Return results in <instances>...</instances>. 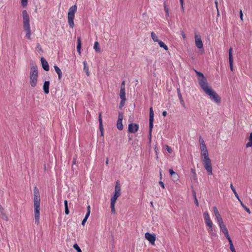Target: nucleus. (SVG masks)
Instances as JSON below:
<instances>
[{"mask_svg": "<svg viewBox=\"0 0 252 252\" xmlns=\"http://www.w3.org/2000/svg\"><path fill=\"white\" fill-rule=\"evenodd\" d=\"M200 148L201 150V156L202 160L204 163V166L209 175H211L212 172V165L211 160L209 156L208 151L205 143L201 136L199 138Z\"/></svg>", "mask_w": 252, "mask_h": 252, "instance_id": "f257e3e1", "label": "nucleus"}, {"mask_svg": "<svg viewBox=\"0 0 252 252\" xmlns=\"http://www.w3.org/2000/svg\"><path fill=\"white\" fill-rule=\"evenodd\" d=\"M33 202H34V215L35 219V223L38 225L39 223L40 217V199L38 189L35 187L33 189Z\"/></svg>", "mask_w": 252, "mask_h": 252, "instance_id": "f03ea898", "label": "nucleus"}, {"mask_svg": "<svg viewBox=\"0 0 252 252\" xmlns=\"http://www.w3.org/2000/svg\"><path fill=\"white\" fill-rule=\"evenodd\" d=\"M121 186L118 181L116 182L115 188V191L113 196L111 198V203H110V208L111 213L115 214L116 213L115 210V204L117 200V199L119 197L121 196Z\"/></svg>", "mask_w": 252, "mask_h": 252, "instance_id": "7ed1b4c3", "label": "nucleus"}, {"mask_svg": "<svg viewBox=\"0 0 252 252\" xmlns=\"http://www.w3.org/2000/svg\"><path fill=\"white\" fill-rule=\"evenodd\" d=\"M22 16L23 21V28L24 31L26 32V37L31 39V30L30 25V18L27 11L24 10L22 11Z\"/></svg>", "mask_w": 252, "mask_h": 252, "instance_id": "20e7f679", "label": "nucleus"}, {"mask_svg": "<svg viewBox=\"0 0 252 252\" xmlns=\"http://www.w3.org/2000/svg\"><path fill=\"white\" fill-rule=\"evenodd\" d=\"M38 71L36 65L31 67L30 72V83L32 87H35L37 84Z\"/></svg>", "mask_w": 252, "mask_h": 252, "instance_id": "39448f33", "label": "nucleus"}, {"mask_svg": "<svg viewBox=\"0 0 252 252\" xmlns=\"http://www.w3.org/2000/svg\"><path fill=\"white\" fill-rule=\"evenodd\" d=\"M195 72L198 78V84L204 92L209 88L210 86H209L207 83V79L201 72L196 70H195Z\"/></svg>", "mask_w": 252, "mask_h": 252, "instance_id": "423d86ee", "label": "nucleus"}, {"mask_svg": "<svg viewBox=\"0 0 252 252\" xmlns=\"http://www.w3.org/2000/svg\"><path fill=\"white\" fill-rule=\"evenodd\" d=\"M76 11L77 6L74 5L69 8L67 13L68 23L70 28L71 29H73L74 26V19Z\"/></svg>", "mask_w": 252, "mask_h": 252, "instance_id": "0eeeda50", "label": "nucleus"}, {"mask_svg": "<svg viewBox=\"0 0 252 252\" xmlns=\"http://www.w3.org/2000/svg\"><path fill=\"white\" fill-rule=\"evenodd\" d=\"M204 92L210 96V98L213 100L216 103L219 104L221 101L220 97L218 94L210 87Z\"/></svg>", "mask_w": 252, "mask_h": 252, "instance_id": "6e6552de", "label": "nucleus"}, {"mask_svg": "<svg viewBox=\"0 0 252 252\" xmlns=\"http://www.w3.org/2000/svg\"><path fill=\"white\" fill-rule=\"evenodd\" d=\"M204 219L206 223V226L209 229L212 230V227H213V222L210 217L209 214L207 211H205L203 214Z\"/></svg>", "mask_w": 252, "mask_h": 252, "instance_id": "1a4fd4ad", "label": "nucleus"}, {"mask_svg": "<svg viewBox=\"0 0 252 252\" xmlns=\"http://www.w3.org/2000/svg\"><path fill=\"white\" fill-rule=\"evenodd\" d=\"M204 219L206 223V226L209 229L212 230V227H213V222L210 217L209 214L207 211H205L203 214Z\"/></svg>", "mask_w": 252, "mask_h": 252, "instance_id": "9d476101", "label": "nucleus"}, {"mask_svg": "<svg viewBox=\"0 0 252 252\" xmlns=\"http://www.w3.org/2000/svg\"><path fill=\"white\" fill-rule=\"evenodd\" d=\"M154 114L152 107L150 108V118H149V133L150 136V139L151 137V133L153 127V122H154Z\"/></svg>", "mask_w": 252, "mask_h": 252, "instance_id": "9b49d317", "label": "nucleus"}, {"mask_svg": "<svg viewBox=\"0 0 252 252\" xmlns=\"http://www.w3.org/2000/svg\"><path fill=\"white\" fill-rule=\"evenodd\" d=\"M194 38L196 46L198 49H201L203 51V45L200 35L198 34H195Z\"/></svg>", "mask_w": 252, "mask_h": 252, "instance_id": "f8f14e48", "label": "nucleus"}, {"mask_svg": "<svg viewBox=\"0 0 252 252\" xmlns=\"http://www.w3.org/2000/svg\"><path fill=\"white\" fill-rule=\"evenodd\" d=\"M219 225L220 226V230L224 234L227 239L228 240V239H230V237L228 233V231L224 222H222L220 223H219Z\"/></svg>", "mask_w": 252, "mask_h": 252, "instance_id": "ddd939ff", "label": "nucleus"}, {"mask_svg": "<svg viewBox=\"0 0 252 252\" xmlns=\"http://www.w3.org/2000/svg\"><path fill=\"white\" fill-rule=\"evenodd\" d=\"M139 129V125L137 124L131 123L129 124L128 131L131 133H136Z\"/></svg>", "mask_w": 252, "mask_h": 252, "instance_id": "4468645a", "label": "nucleus"}, {"mask_svg": "<svg viewBox=\"0 0 252 252\" xmlns=\"http://www.w3.org/2000/svg\"><path fill=\"white\" fill-rule=\"evenodd\" d=\"M145 238L149 241L151 244H155V242L156 240V235L155 234H151L150 233L147 232L145 233Z\"/></svg>", "mask_w": 252, "mask_h": 252, "instance_id": "2eb2a0df", "label": "nucleus"}, {"mask_svg": "<svg viewBox=\"0 0 252 252\" xmlns=\"http://www.w3.org/2000/svg\"><path fill=\"white\" fill-rule=\"evenodd\" d=\"M123 119V114L122 113H119L117 123V127L120 130H122L123 129V125L122 124Z\"/></svg>", "mask_w": 252, "mask_h": 252, "instance_id": "dca6fc26", "label": "nucleus"}, {"mask_svg": "<svg viewBox=\"0 0 252 252\" xmlns=\"http://www.w3.org/2000/svg\"><path fill=\"white\" fill-rule=\"evenodd\" d=\"M232 51L233 49L231 47L229 49V66L230 70L233 71V57H232Z\"/></svg>", "mask_w": 252, "mask_h": 252, "instance_id": "f3484780", "label": "nucleus"}, {"mask_svg": "<svg viewBox=\"0 0 252 252\" xmlns=\"http://www.w3.org/2000/svg\"><path fill=\"white\" fill-rule=\"evenodd\" d=\"M40 61L43 68L45 71H48L49 70V66L48 62L44 58H41Z\"/></svg>", "mask_w": 252, "mask_h": 252, "instance_id": "a211bd4d", "label": "nucleus"}, {"mask_svg": "<svg viewBox=\"0 0 252 252\" xmlns=\"http://www.w3.org/2000/svg\"><path fill=\"white\" fill-rule=\"evenodd\" d=\"M49 85L50 82L49 81H46L44 83L43 90L45 94H48L49 93Z\"/></svg>", "mask_w": 252, "mask_h": 252, "instance_id": "6ab92c4d", "label": "nucleus"}, {"mask_svg": "<svg viewBox=\"0 0 252 252\" xmlns=\"http://www.w3.org/2000/svg\"><path fill=\"white\" fill-rule=\"evenodd\" d=\"M99 130L101 132V136H103V127L102 125V120L101 118V113H100L99 115Z\"/></svg>", "mask_w": 252, "mask_h": 252, "instance_id": "aec40b11", "label": "nucleus"}, {"mask_svg": "<svg viewBox=\"0 0 252 252\" xmlns=\"http://www.w3.org/2000/svg\"><path fill=\"white\" fill-rule=\"evenodd\" d=\"M77 50L78 53L79 55H81V38L78 37L77 40Z\"/></svg>", "mask_w": 252, "mask_h": 252, "instance_id": "412c9836", "label": "nucleus"}, {"mask_svg": "<svg viewBox=\"0 0 252 252\" xmlns=\"http://www.w3.org/2000/svg\"><path fill=\"white\" fill-rule=\"evenodd\" d=\"M54 69H55L56 72L58 75L59 79L60 80L61 79V78H62V71L61 70L60 68L58 66H57V65H55L54 66Z\"/></svg>", "mask_w": 252, "mask_h": 252, "instance_id": "4be33fe9", "label": "nucleus"}, {"mask_svg": "<svg viewBox=\"0 0 252 252\" xmlns=\"http://www.w3.org/2000/svg\"><path fill=\"white\" fill-rule=\"evenodd\" d=\"M83 65H84V71L86 72V75L88 76H89L90 75V73L89 67L87 66V63L86 62H85V61L83 62Z\"/></svg>", "mask_w": 252, "mask_h": 252, "instance_id": "5701e85b", "label": "nucleus"}, {"mask_svg": "<svg viewBox=\"0 0 252 252\" xmlns=\"http://www.w3.org/2000/svg\"><path fill=\"white\" fill-rule=\"evenodd\" d=\"M120 97L121 99L123 100H126V92L124 89H121L120 93Z\"/></svg>", "mask_w": 252, "mask_h": 252, "instance_id": "b1692460", "label": "nucleus"}, {"mask_svg": "<svg viewBox=\"0 0 252 252\" xmlns=\"http://www.w3.org/2000/svg\"><path fill=\"white\" fill-rule=\"evenodd\" d=\"M94 49L97 53L100 52V49L99 47V44L98 41H95Z\"/></svg>", "mask_w": 252, "mask_h": 252, "instance_id": "393cba45", "label": "nucleus"}, {"mask_svg": "<svg viewBox=\"0 0 252 252\" xmlns=\"http://www.w3.org/2000/svg\"><path fill=\"white\" fill-rule=\"evenodd\" d=\"M158 45L161 48H163L165 50L167 51L168 50V48L165 44L161 40H159L158 42Z\"/></svg>", "mask_w": 252, "mask_h": 252, "instance_id": "a878e982", "label": "nucleus"}, {"mask_svg": "<svg viewBox=\"0 0 252 252\" xmlns=\"http://www.w3.org/2000/svg\"><path fill=\"white\" fill-rule=\"evenodd\" d=\"M151 37L154 41L158 42L159 41V39L158 38V36L157 34L154 32H152L151 33Z\"/></svg>", "mask_w": 252, "mask_h": 252, "instance_id": "bb28decb", "label": "nucleus"}, {"mask_svg": "<svg viewBox=\"0 0 252 252\" xmlns=\"http://www.w3.org/2000/svg\"><path fill=\"white\" fill-rule=\"evenodd\" d=\"M228 241L229 242V246H230V247H229L230 250H231V252H236L231 238L228 239Z\"/></svg>", "mask_w": 252, "mask_h": 252, "instance_id": "cd10ccee", "label": "nucleus"}, {"mask_svg": "<svg viewBox=\"0 0 252 252\" xmlns=\"http://www.w3.org/2000/svg\"><path fill=\"white\" fill-rule=\"evenodd\" d=\"M169 173L171 176H173L174 175H176V178L175 181H178L179 180V176L178 174L174 172L172 169H170L169 170Z\"/></svg>", "mask_w": 252, "mask_h": 252, "instance_id": "c85d7f7f", "label": "nucleus"}, {"mask_svg": "<svg viewBox=\"0 0 252 252\" xmlns=\"http://www.w3.org/2000/svg\"><path fill=\"white\" fill-rule=\"evenodd\" d=\"M178 96L179 97V99L180 101V102H181V104H182V106H185V102L183 100V98L182 97V96L180 92V91H179L178 93Z\"/></svg>", "mask_w": 252, "mask_h": 252, "instance_id": "c756f323", "label": "nucleus"}, {"mask_svg": "<svg viewBox=\"0 0 252 252\" xmlns=\"http://www.w3.org/2000/svg\"><path fill=\"white\" fill-rule=\"evenodd\" d=\"M252 147V132L250 134L249 142L246 144V147Z\"/></svg>", "mask_w": 252, "mask_h": 252, "instance_id": "7c9ffc66", "label": "nucleus"}, {"mask_svg": "<svg viewBox=\"0 0 252 252\" xmlns=\"http://www.w3.org/2000/svg\"><path fill=\"white\" fill-rule=\"evenodd\" d=\"M64 207H65V213L66 215H68L69 213V211L68 207V202L67 201L65 200L64 201Z\"/></svg>", "mask_w": 252, "mask_h": 252, "instance_id": "2f4dec72", "label": "nucleus"}, {"mask_svg": "<svg viewBox=\"0 0 252 252\" xmlns=\"http://www.w3.org/2000/svg\"><path fill=\"white\" fill-rule=\"evenodd\" d=\"M215 216L216 219L217 220L218 224L222 222H223L220 213L219 214L216 215Z\"/></svg>", "mask_w": 252, "mask_h": 252, "instance_id": "473e14b6", "label": "nucleus"}, {"mask_svg": "<svg viewBox=\"0 0 252 252\" xmlns=\"http://www.w3.org/2000/svg\"><path fill=\"white\" fill-rule=\"evenodd\" d=\"M240 203L242 206V207L249 214H251V211L241 201V200H240Z\"/></svg>", "mask_w": 252, "mask_h": 252, "instance_id": "72a5a7b5", "label": "nucleus"}, {"mask_svg": "<svg viewBox=\"0 0 252 252\" xmlns=\"http://www.w3.org/2000/svg\"><path fill=\"white\" fill-rule=\"evenodd\" d=\"M164 9L165 12L166 16L168 17L169 16V8L166 5L165 3H164Z\"/></svg>", "mask_w": 252, "mask_h": 252, "instance_id": "f704fd0d", "label": "nucleus"}, {"mask_svg": "<svg viewBox=\"0 0 252 252\" xmlns=\"http://www.w3.org/2000/svg\"><path fill=\"white\" fill-rule=\"evenodd\" d=\"M208 231L211 236L216 237L217 236V234L213 232V227H212V230H211L210 229L208 228Z\"/></svg>", "mask_w": 252, "mask_h": 252, "instance_id": "c9c22d12", "label": "nucleus"}, {"mask_svg": "<svg viewBox=\"0 0 252 252\" xmlns=\"http://www.w3.org/2000/svg\"><path fill=\"white\" fill-rule=\"evenodd\" d=\"M73 247L77 251V252H82L81 249L77 244H74Z\"/></svg>", "mask_w": 252, "mask_h": 252, "instance_id": "e433bc0d", "label": "nucleus"}, {"mask_svg": "<svg viewBox=\"0 0 252 252\" xmlns=\"http://www.w3.org/2000/svg\"><path fill=\"white\" fill-rule=\"evenodd\" d=\"M28 4V0H21V4L23 7L27 6Z\"/></svg>", "mask_w": 252, "mask_h": 252, "instance_id": "4c0bfd02", "label": "nucleus"}, {"mask_svg": "<svg viewBox=\"0 0 252 252\" xmlns=\"http://www.w3.org/2000/svg\"><path fill=\"white\" fill-rule=\"evenodd\" d=\"M193 196H194V198L195 204L198 207L199 205V203H198L197 199L196 196L195 192H193Z\"/></svg>", "mask_w": 252, "mask_h": 252, "instance_id": "58836bf2", "label": "nucleus"}, {"mask_svg": "<svg viewBox=\"0 0 252 252\" xmlns=\"http://www.w3.org/2000/svg\"><path fill=\"white\" fill-rule=\"evenodd\" d=\"M213 211H214V214L215 215H217V214H219L220 213L217 209V208L216 207H213Z\"/></svg>", "mask_w": 252, "mask_h": 252, "instance_id": "ea45409f", "label": "nucleus"}, {"mask_svg": "<svg viewBox=\"0 0 252 252\" xmlns=\"http://www.w3.org/2000/svg\"><path fill=\"white\" fill-rule=\"evenodd\" d=\"M165 148L169 153H172V150L169 146H168V145H166Z\"/></svg>", "mask_w": 252, "mask_h": 252, "instance_id": "a19ab883", "label": "nucleus"}, {"mask_svg": "<svg viewBox=\"0 0 252 252\" xmlns=\"http://www.w3.org/2000/svg\"><path fill=\"white\" fill-rule=\"evenodd\" d=\"M180 2L181 5L182 11L184 12L185 9L184 6V0H180Z\"/></svg>", "mask_w": 252, "mask_h": 252, "instance_id": "79ce46f5", "label": "nucleus"}, {"mask_svg": "<svg viewBox=\"0 0 252 252\" xmlns=\"http://www.w3.org/2000/svg\"><path fill=\"white\" fill-rule=\"evenodd\" d=\"M126 100H123V99H121V101L120 103V108H122L124 105H125Z\"/></svg>", "mask_w": 252, "mask_h": 252, "instance_id": "37998d69", "label": "nucleus"}, {"mask_svg": "<svg viewBox=\"0 0 252 252\" xmlns=\"http://www.w3.org/2000/svg\"><path fill=\"white\" fill-rule=\"evenodd\" d=\"M215 3L216 7L217 8V10L218 11V14L219 15V9H218V2L217 0H215Z\"/></svg>", "mask_w": 252, "mask_h": 252, "instance_id": "c03bdc74", "label": "nucleus"}, {"mask_svg": "<svg viewBox=\"0 0 252 252\" xmlns=\"http://www.w3.org/2000/svg\"><path fill=\"white\" fill-rule=\"evenodd\" d=\"M124 89V90H125V82L124 81L122 82L121 86V89Z\"/></svg>", "mask_w": 252, "mask_h": 252, "instance_id": "a18cd8bd", "label": "nucleus"}, {"mask_svg": "<svg viewBox=\"0 0 252 252\" xmlns=\"http://www.w3.org/2000/svg\"><path fill=\"white\" fill-rule=\"evenodd\" d=\"M230 188H231V190H232V191L233 192V193H235V192H236V191L232 183L230 184Z\"/></svg>", "mask_w": 252, "mask_h": 252, "instance_id": "49530a36", "label": "nucleus"}, {"mask_svg": "<svg viewBox=\"0 0 252 252\" xmlns=\"http://www.w3.org/2000/svg\"><path fill=\"white\" fill-rule=\"evenodd\" d=\"M240 17L242 21H243V14L242 10H240Z\"/></svg>", "mask_w": 252, "mask_h": 252, "instance_id": "de8ad7c7", "label": "nucleus"}, {"mask_svg": "<svg viewBox=\"0 0 252 252\" xmlns=\"http://www.w3.org/2000/svg\"><path fill=\"white\" fill-rule=\"evenodd\" d=\"M159 184L160 185V186H161V187L162 189H164L165 188L164 184V183L163 182L160 181L159 182Z\"/></svg>", "mask_w": 252, "mask_h": 252, "instance_id": "09e8293b", "label": "nucleus"}, {"mask_svg": "<svg viewBox=\"0 0 252 252\" xmlns=\"http://www.w3.org/2000/svg\"><path fill=\"white\" fill-rule=\"evenodd\" d=\"M87 220V219L84 218L82 221V225H84Z\"/></svg>", "mask_w": 252, "mask_h": 252, "instance_id": "8fccbe9b", "label": "nucleus"}, {"mask_svg": "<svg viewBox=\"0 0 252 252\" xmlns=\"http://www.w3.org/2000/svg\"><path fill=\"white\" fill-rule=\"evenodd\" d=\"M90 213L91 212H87L85 218L88 219L90 215Z\"/></svg>", "mask_w": 252, "mask_h": 252, "instance_id": "3c124183", "label": "nucleus"}, {"mask_svg": "<svg viewBox=\"0 0 252 252\" xmlns=\"http://www.w3.org/2000/svg\"><path fill=\"white\" fill-rule=\"evenodd\" d=\"M181 35L182 36V37L184 39H186V34L185 33V32H183V31L182 32Z\"/></svg>", "mask_w": 252, "mask_h": 252, "instance_id": "603ef678", "label": "nucleus"}, {"mask_svg": "<svg viewBox=\"0 0 252 252\" xmlns=\"http://www.w3.org/2000/svg\"><path fill=\"white\" fill-rule=\"evenodd\" d=\"M234 194L235 197L237 198V199L240 201V200H241L239 198V197L237 192H235V193H234Z\"/></svg>", "mask_w": 252, "mask_h": 252, "instance_id": "864d4df0", "label": "nucleus"}, {"mask_svg": "<svg viewBox=\"0 0 252 252\" xmlns=\"http://www.w3.org/2000/svg\"><path fill=\"white\" fill-rule=\"evenodd\" d=\"M87 212H91V207L90 205H88L87 207Z\"/></svg>", "mask_w": 252, "mask_h": 252, "instance_id": "5fc2aeb1", "label": "nucleus"}, {"mask_svg": "<svg viewBox=\"0 0 252 252\" xmlns=\"http://www.w3.org/2000/svg\"><path fill=\"white\" fill-rule=\"evenodd\" d=\"M162 115L164 117H165L167 115V112L166 111H164L162 112Z\"/></svg>", "mask_w": 252, "mask_h": 252, "instance_id": "6e6d98bb", "label": "nucleus"}, {"mask_svg": "<svg viewBox=\"0 0 252 252\" xmlns=\"http://www.w3.org/2000/svg\"><path fill=\"white\" fill-rule=\"evenodd\" d=\"M76 158H73V160H72V164H76Z\"/></svg>", "mask_w": 252, "mask_h": 252, "instance_id": "4d7b16f0", "label": "nucleus"}, {"mask_svg": "<svg viewBox=\"0 0 252 252\" xmlns=\"http://www.w3.org/2000/svg\"><path fill=\"white\" fill-rule=\"evenodd\" d=\"M172 177H173V180H174V181H175V178H176V175H174V176H172Z\"/></svg>", "mask_w": 252, "mask_h": 252, "instance_id": "13d9d810", "label": "nucleus"}, {"mask_svg": "<svg viewBox=\"0 0 252 252\" xmlns=\"http://www.w3.org/2000/svg\"><path fill=\"white\" fill-rule=\"evenodd\" d=\"M106 164H108V158H107V159H106Z\"/></svg>", "mask_w": 252, "mask_h": 252, "instance_id": "bf43d9fd", "label": "nucleus"}, {"mask_svg": "<svg viewBox=\"0 0 252 252\" xmlns=\"http://www.w3.org/2000/svg\"><path fill=\"white\" fill-rule=\"evenodd\" d=\"M160 179H161V178H162V175H161V172H160Z\"/></svg>", "mask_w": 252, "mask_h": 252, "instance_id": "052dcab7", "label": "nucleus"}, {"mask_svg": "<svg viewBox=\"0 0 252 252\" xmlns=\"http://www.w3.org/2000/svg\"><path fill=\"white\" fill-rule=\"evenodd\" d=\"M155 150L156 152H157V148L156 147L155 148Z\"/></svg>", "mask_w": 252, "mask_h": 252, "instance_id": "680f3d73", "label": "nucleus"}, {"mask_svg": "<svg viewBox=\"0 0 252 252\" xmlns=\"http://www.w3.org/2000/svg\"><path fill=\"white\" fill-rule=\"evenodd\" d=\"M151 204L152 206H153V202H151Z\"/></svg>", "mask_w": 252, "mask_h": 252, "instance_id": "e2e57ef3", "label": "nucleus"}]
</instances>
